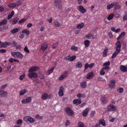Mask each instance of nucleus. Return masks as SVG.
Returning <instances> with one entry per match:
<instances>
[{
  "label": "nucleus",
  "mask_w": 127,
  "mask_h": 127,
  "mask_svg": "<svg viewBox=\"0 0 127 127\" xmlns=\"http://www.w3.org/2000/svg\"><path fill=\"white\" fill-rule=\"evenodd\" d=\"M32 26V24L31 23H29L28 24L27 26V28H29Z\"/></svg>",
  "instance_id": "nucleus-64"
},
{
  "label": "nucleus",
  "mask_w": 127,
  "mask_h": 127,
  "mask_svg": "<svg viewBox=\"0 0 127 127\" xmlns=\"http://www.w3.org/2000/svg\"><path fill=\"white\" fill-rule=\"evenodd\" d=\"M115 45L116 46V50L115 51L119 53L121 51V46L120 41H118L115 43Z\"/></svg>",
  "instance_id": "nucleus-4"
},
{
  "label": "nucleus",
  "mask_w": 127,
  "mask_h": 127,
  "mask_svg": "<svg viewBox=\"0 0 127 127\" xmlns=\"http://www.w3.org/2000/svg\"><path fill=\"white\" fill-rule=\"evenodd\" d=\"M12 56L15 58H21L23 57V54L19 52H12L11 53Z\"/></svg>",
  "instance_id": "nucleus-1"
},
{
  "label": "nucleus",
  "mask_w": 127,
  "mask_h": 127,
  "mask_svg": "<svg viewBox=\"0 0 127 127\" xmlns=\"http://www.w3.org/2000/svg\"><path fill=\"white\" fill-rule=\"evenodd\" d=\"M76 56L75 55H73L70 58V61H72L74 60L76 58Z\"/></svg>",
  "instance_id": "nucleus-43"
},
{
  "label": "nucleus",
  "mask_w": 127,
  "mask_h": 127,
  "mask_svg": "<svg viewBox=\"0 0 127 127\" xmlns=\"http://www.w3.org/2000/svg\"><path fill=\"white\" fill-rule=\"evenodd\" d=\"M95 114V111H92L90 114V115L91 117H94V115Z\"/></svg>",
  "instance_id": "nucleus-57"
},
{
  "label": "nucleus",
  "mask_w": 127,
  "mask_h": 127,
  "mask_svg": "<svg viewBox=\"0 0 127 127\" xmlns=\"http://www.w3.org/2000/svg\"><path fill=\"white\" fill-rule=\"evenodd\" d=\"M98 125L100 126V125H101L103 126H105V123L103 119H101L99 121L98 124H97Z\"/></svg>",
  "instance_id": "nucleus-17"
},
{
  "label": "nucleus",
  "mask_w": 127,
  "mask_h": 127,
  "mask_svg": "<svg viewBox=\"0 0 127 127\" xmlns=\"http://www.w3.org/2000/svg\"><path fill=\"white\" fill-rule=\"evenodd\" d=\"M26 20V19L25 18H23L21 20H20L19 21L18 23L19 24H21L22 23L24 22H25Z\"/></svg>",
  "instance_id": "nucleus-47"
},
{
  "label": "nucleus",
  "mask_w": 127,
  "mask_h": 127,
  "mask_svg": "<svg viewBox=\"0 0 127 127\" xmlns=\"http://www.w3.org/2000/svg\"><path fill=\"white\" fill-rule=\"evenodd\" d=\"M32 99L31 96L28 97L26 99H22L21 100V102L23 104L30 103Z\"/></svg>",
  "instance_id": "nucleus-7"
},
{
  "label": "nucleus",
  "mask_w": 127,
  "mask_h": 127,
  "mask_svg": "<svg viewBox=\"0 0 127 127\" xmlns=\"http://www.w3.org/2000/svg\"><path fill=\"white\" fill-rule=\"evenodd\" d=\"M73 102L74 104H76V105H78L80 104L81 102L80 100L77 99H74L73 100Z\"/></svg>",
  "instance_id": "nucleus-22"
},
{
  "label": "nucleus",
  "mask_w": 127,
  "mask_h": 127,
  "mask_svg": "<svg viewBox=\"0 0 127 127\" xmlns=\"http://www.w3.org/2000/svg\"><path fill=\"white\" fill-rule=\"evenodd\" d=\"M107 109L108 111H112L115 110L116 107L114 105L112 104H109L107 106Z\"/></svg>",
  "instance_id": "nucleus-3"
},
{
  "label": "nucleus",
  "mask_w": 127,
  "mask_h": 127,
  "mask_svg": "<svg viewBox=\"0 0 127 127\" xmlns=\"http://www.w3.org/2000/svg\"><path fill=\"white\" fill-rule=\"evenodd\" d=\"M92 34L91 33H89L88 35L86 36V38L88 39H91Z\"/></svg>",
  "instance_id": "nucleus-39"
},
{
  "label": "nucleus",
  "mask_w": 127,
  "mask_h": 127,
  "mask_svg": "<svg viewBox=\"0 0 127 127\" xmlns=\"http://www.w3.org/2000/svg\"><path fill=\"white\" fill-rule=\"evenodd\" d=\"M8 7L10 8H15V7L14 3H10L8 5Z\"/></svg>",
  "instance_id": "nucleus-33"
},
{
  "label": "nucleus",
  "mask_w": 127,
  "mask_h": 127,
  "mask_svg": "<svg viewBox=\"0 0 127 127\" xmlns=\"http://www.w3.org/2000/svg\"><path fill=\"white\" fill-rule=\"evenodd\" d=\"M29 77L30 78H36L38 77L37 74L34 72H30L28 74Z\"/></svg>",
  "instance_id": "nucleus-9"
},
{
  "label": "nucleus",
  "mask_w": 127,
  "mask_h": 127,
  "mask_svg": "<svg viewBox=\"0 0 127 127\" xmlns=\"http://www.w3.org/2000/svg\"><path fill=\"white\" fill-rule=\"evenodd\" d=\"M87 85V83L85 81H83L81 83L80 86L81 88H85Z\"/></svg>",
  "instance_id": "nucleus-20"
},
{
  "label": "nucleus",
  "mask_w": 127,
  "mask_h": 127,
  "mask_svg": "<svg viewBox=\"0 0 127 127\" xmlns=\"http://www.w3.org/2000/svg\"><path fill=\"white\" fill-rule=\"evenodd\" d=\"M35 121V119L34 118H32L31 117V118H30V123H33Z\"/></svg>",
  "instance_id": "nucleus-49"
},
{
  "label": "nucleus",
  "mask_w": 127,
  "mask_h": 127,
  "mask_svg": "<svg viewBox=\"0 0 127 127\" xmlns=\"http://www.w3.org/2000/svg\"><path fill=\"white\" fill-rule=\"evenodd\" d=\"M114 6L115 7H118V6H117L115 3H112L108 5L107 6V9L108 10H109L113 7Z\"/></svg>",
  "instance_id": "nucleus-15"
},
{
  "label": "nucleus",
  "mask_w": 127,
  "mask_h": 127,
  "mask_svg": "<svg viewBox=\"0 0 127 127\" xmlns=\"http://www.w3.org/2000/svg\"><path fill=\"white\" fill-rule=\"evenodd\" d=\"M39 69V67L37 66H35L31 68L29 70V72H33L36 71L38 70Z\"/></svg>",
  "instance_id": "nucleus-12"
},
{
  "label": "nucleus",
  "mask_w": 127,
  "mask_h": 127,
  "mask_svg": "<svg viewBox=\"0 0 127 127\" xmlns=\"http://www.w3.org/2000/svg\"><path fill=\"white\" fill-rule=\"evenodd\" d=\"M70 56L69 55L67 56L66 58H65V59L67 61H70Z\"/></svg>",
  "instance_id": "nucleus-59"
},
{
  "label": "nucleus",
  "mask_w": 127,
  "mask_h": 127,
  "mask_svg": "<svg viewBox=\"0 0 127 127\" xmlns=\"http://www.w3.org/2000/svg\"><path fill=\"white\" fill-rule=\"evenodd\" d=\"M54 2L55 5L58 7L59 9L62 8V6L61 4V0H55Z\"/></svg>",
  "instance_id": "nucleus-10"
},
{
  "label": "nucleus",
  "mask_w": 127,
  "mask_h": 127,
  "mask_svg": "<svg viewBox=\"0 0 127 127\" xmlns=\"http://www.w3.org/2000/svg\"><path fill=\"white\" fill-rule=\"evenodd\" d=\"M5 45L7 47V46H9L11 44V42H5Z\"/></svg>",
  "instance_id": "nucleus-63"
},
{
  "label": "nucleus",
  "mask_w": 127,
  "mask_h": 127,
  "mask_svg": "<svg viewBox=\"0 0 127 127\" xmlns=\"http://www.w3.org/2000/svg\"><path fill=\"white\" fill-rule=\"evenodd\" d=\"M54 67H52L48 69L47 72V73H48V75L50 74L54 70Z\"/></svg>",
  "instance_id": "nucleus-30"
},
{
  "label": "nucleus",
  "mask_w": 127,
  "mask_h": 127,
  "mask_svg": "<svg viewBox=\"0 0 127 127\" xmlns=\"http://www.w3.org/2000/svg\"><path fill=\"white\" fill-rule=\"evenodd\" d=\"M119 53L115 51L114 53L113 54L111 57V58H113L115 57H116V56Z\"/></svg>",
  "instance_id": "nucleus-42"
},
{
  "label": "nucleus",
  "mask_w": 127,
  "mask_h": 127,
  "mask_svg": "<svg viewBox=\"0 0 127 127\" xmlns=\"http://www.w3.org/2000/svg\"><path fill=\"white\" fill-rule=\"evenodd\" d=\"M104 66L102 68L104 70L105 69H108L109 68V67L108 66L104 65Z\"/></svg>",
  "instance_id": "nucleus-58"
},
{
  "label": "nucleus",
  "mask_w": 127,
  "mask_h": 127,
  "mask_svg": "<svg viewBox=\"0 0 127 127\" xmlns=\"http://www.w3.org/2000/svg\"><path fill=\"white\" fill-rule=\"evenodd\" d=\"M19 19V18L17 17L11 19V20L12 21V24L13 25L15 24L17 22Z\"/></svg>",
  "instance_id": "nucleus-23"
},
{
  "label": "nucleus",
  "mask_w": 127,
  "mask_h": 127,
  "mask_svg": "<svg viewBox=\"0 0 127 127\" xmlns=\"http://www.w3.org/2000/svg\"><path fill=\"white\" fill-rule=\"evenodd\" d=\"M70 123L69 121L68 120H67L65 125L66 127H67L69 125H70Z\"/></svg>",
  "instance_id": "nucleus-60"
},
{
  "label": "nucleus",
  "mask_w": 127,
  "mask_h": 127,
  "mask_svg": "<svg viewBox=\"0 0 127 127\" xmlns=\"http://www.w3.org/2000/svg\"><path fill=\"white\" fill-rule=\"evenodd\" d=\"M68 75V71H66L62 74L59 78V80L61 81L66 78Z\"/></svg>",
  "instance_id": "nucleus-6"
},
{
  "label": "nucleus",
  "mask_w": 127,
  "mask_h": 127,
  "mask_svg": "<svg viewBox=\"0 0 127 127\" xmlns=\"http://www.w3.org/2000/svg\"><path fill=\"white\" fill-rule=\"evenodd\" d=\"M110 63L109 61H108L107 62H105L103 64V66L104 65L105 66H108L110 65Z\"/></svg>",
  "instance_id": "nucleus-51"
},
{
  "label": "nucleus",
  "mask_w": 127,
  "mask_h": 127,
  "mask_svg": "<svg viewBox=\"0 0 127 127\" xmlns=\"http://www.w3.org/2000/svg\"><path fill=\"white\" fill-rule=\"evenodd\" d=\"M104 70L102 69L100 72V74L101 75H104L105 74V73L104 71Z\"/></svg>",
  "instance_id": "nucleus-53"
},
{
  "label": "nucleus",
  "mask_w": 127,
  "mask_h": 127,
  "mask_svg": "<svg viewBox=\"0 0 127 127\" xmlns=\"http://www.w3.org/2000/svg\"><path fill=\"white\" fill-rule=\"evenodd\" d=\"M107 100V98L105 97H102L100 99V101L103 104H105L106 103V101Z\"/></svg>",
  "instance_id": "nucleus-32"
},
{
  "label": "nucleus",
  "mask_w": 127,
  "mask_h": 127,
  "mask_svg": "<svg viewBox=\"0 0 127 127\" xmlns=\"http://www.w3.org/2000/svg\"><path fill=\"white\" fill-rule=\"evenodd\" d=\"M43 118L42 116H40L38 114H37L35 116V118L36 119L38 118L39 119H41Z\"/></svg>",
  "instance_id": "nucleus-48"
},
{
  "label": "nucleus",
  "mask_w": 127,
  "mask_h": 127,
  "mask_svg": "<svg viewBox=\"0 0 127 127\" xmlns=\"http://www.w3.org/2000/svg\"><path fill=\"white\" fill-rule=\"evenodd\" d=\"M114 16V15L113 14H110L107 17V19L109 21L111 20L113 18Z\"/></svg>",
  "instance_id": "nucleus-35"
},
{
  "label": "nucleus",
  "mask_w": 127,
  "mask_h": 127,
  "mask_svg": "<svg viewBox=\"0 0 127 127\" xmlns=\"http://www.w3.org/2000/svg\"><path fill=\"white\" fill-rule=\"evenodd\" d=\"M58 44L57 43H54L52 46V47L53 48L55 49L58 46Z\"/></svg>",
  "instance_id": "nucleus-50"
},
{
  "label": "nucleus",
  "mask_w": 127,
  "mask_h": 127,
  "mask_svg": "<svg viewBox=\"0 0 127 127\" xmlns=\"http://www.w3.org/2000/svg\"><path fill=\"white\" fill-rule=\"evenodd\" d=\"M84 95H85L83 94H81V93H79L77 95V96L78 97L80 98L82 97Z\"/></svg>",
  "instance_id": "nucleus-54"
},
{
  "label": "nucleus",
  "mask_w": 127,
  "mask_h": 127,
  "mask_svg": "<svg viewBox=\"0 0 127 127\" xmlns=\"http://www.w3.org/2000/svg\"><path fill=\"white\" fill-rule=\"evenodd\" d=\"M71 49L72 50H77V47L73 46L71 47Z\"/></svg>",
  "instance_id": "nucleus-52"
},
{
  "label": "nucleus",
  "mask_w": 127,
  "mask_h": 127,
  "mask_svg": "<svg viewBox=\"0 0 127 127\" xmlns=\"http://www.w3.org/2000/svg\"><path fill=\"white\" fill-rule=\"evenodd\" d=\"M127 19V16L126 15H125L123 18V20L124 21H125Z\"/></svg>",
  "instance_id": "nucleus-62"
},
{
  "label": "nucleus",
  "mask_w": 127,
  "mask_h": 127,
  "mask_svg": "<svg viewBox=\"0 0 127 127\" xmlns=\"http://www.w3.org/2000/svg\"><path fill=\"white\" fill-rule=\"evenodd\" d=\"M22 32V33H25L27 36L29 35L30 34V32L26 29L23 30Z\"/></svg>",
  "instance_id": "nucleus-28"
},
{
  "label": "nucleus",
  "mask_w": 127,
  "mask_h": 127,
  "mask_svg": "<svg viewBox=\"0 0 127 127\" xmlns=\"http://www.w3.org/2000/svg\"><path fill=\"white\" fill-rule=\"evenodd\" d=\"M84 125L81 122L79 121L78 122L77 125V127H84Z\"/></svg>",
  "instance_id": "nucleus-31"
},
{
  "label": "nucleus",
  "mask_w": 127,
  "mask_h": 127,
  "mask_svg": "<svg viewBox=\"0 0 127 127\" xmlns=\"http://www.w3.org/2000/svg\"><path fill=\"white\" fill-rule=\"evenodd\" d=\"M64 88L62 86H61L59 89L58 94L60 96H62L64 95Z\"/></svg>",
  "instance_id": "nucleus-14"
},
{
  "label": "nucleus",
  "mask_w": 127,
  "mask_h": 127,
  "mask_svg": "<svg viewBox=\"0 0 127 127\" xmlns=\"http://www.w3.org/2000/svg\"><path fill=\"white\" fill-rule=\"evenodd\" d=\"M18 31V29L17 28H14L11 30L10 32L11 33L14 34L17 32Z\"/></svg>",
  "instance_id": "nucleus-27"
},
{
  "label": "nucleus",
  "mask_w": 127,
  "mask_h": 127,
  "mask_svg": "<svg viewBox=\"0 0 127 127\" xmlns=\"http://www.w3.org/2000/svg\"><path fill=\"white\" fill-rule=\"evenodd\" d=\"M120 69L123 72H125L127 71V67L123 65H121L120 66Z\"/></svg>",
  "instance_id": "nucleus-21"
},
{
  "label": "nucleus",
  "mask_w": 127,
  "mask_h": 127,
  "mask_svg": "<svg viewBox=\"0 0 127 127\" xmlns=\"http://www.w3.org/2000/svg\"><path fill=\"white\" fill-rule=\"evenodd\" d=\"M27 91L26 89H24L21 90L20 91L19 95H22L24 94L27 92Z\"/></svg>",
  "instance_id": "nucleus-25"
},
{
  "label": "nucleus",
  "mask_w": 127,
  "mask_h": 127,
  "mask_svg": "<svg viewBox=\"0 0 127 127\" xmlns=\"http://www.w3.org/2000/svg\"><path fill=\"white\" fill-rule=\"evenodd\" d=\"M53 24L55 27H59L61 25L60 22L57 20H55L53 23Z\"/></svg>",
  "instance_id": "nucleus-19"
},
{
  "label": "nucleus",
  "mask_w": 127,
  "mask_h": 127,
  "mask_svg": "<svg viewBox=\"0 0 127 127\" xmlns=\"http://www.w3.org/2000/svg\"><path fill=\"white\" fill-rule=\"evenodd\" d=\"M21 3V0H18L16 2H14L15 7L20 5Z\"/></svg>",
  "instance_id": "nucleus-36"
},
{
  "label": "nucleus",
  "mask_w": 127,
  "mask_h": 127,
  "mask_svg": "<svg viewBox=\"0 0 127 127\" xmlns=\"http://www.w3.org/2000/svg\"><path fill=\"white\" fill-rule=\"evenodd\" d=\"M89 110L88 108H87L84 110L83 111V115L84 117L86 116L87 115Z\"/></svg>",
  "instance_id": "nucleus-16"
},
{
  "label": "nucleus",
  "mask_w": 127,
  "mask_h": 127,
  "mask_svg": "<svg viewBox=\"0 0 127 127\" xmlns=\"http://www.w3.org/2000/svg\"><path fill=\"white\" fill-rule=\"evenodd\" d=\"M124 90V89L123 88L119 87L117 89V91L120 94L122 93Z\"/></svg>",
  "instance_id": "nucleus-29"
},
{
  "label": "nucleus",
  "mask_w": 127,
  "mask_h": 127,
  "mask_svg": "<svg viewBox=\"0 0 127 127\" xmlns=\"http://www.w3.org/2000/svg\"><path fill=\"white\" fill-rule=\"evenodd\" d=\"M7 22V21L6 19H4L3 21H1L0 22V25L1 26L2 25H5L6 24Z\"/></svg>",
  "instance_id": "nucleus-34"
},
{
  "label": "nucleus",
  "mask_w": 127,
  "mask_h": 127,
  "mask_svg": "<svg viewBox=\"0 0 127 127\" xmlns=\"http://www.w3.org/2000/svg\"><path fill=\"white\" fill-rule=\"evenodd\" d=\"M107 49H105L103 53V56L105 57L107 56Z\"/></svg>",
  "instance_id": "nucleus-37"
},
{
  "label": "nucleus",
  "mask_w": 127,
  "mask_h": 127,
  "mask_svg": "<svg viewBox=\"0 0 127 127\" xmlns=\"http://www.w3.org/2000/svg\"><path fill=\"white\" fill-rule=\"evenodd\" d=\"M94 63H92L90 64H89V68H91L94 66Z\"/></svg>",
  "instance_id": "nucleus-61"
},
{
  "label": "nucleus",
  "mask_w": 127,
  "mask_h": 127,
  "mask_svg": "<svg viewBox=\"0 0 127 127\" xmlns=\"http://www.w3.org/2000/svg\"><path fill=\"white\" fill-rule=\"evenodd\" d=\"M48 46V45L46 42L43 43L42 44L40 48L41 50L44 51L47 48Z\"/></svg>",
  "instance_id": "nucleus-11"
},
{
  "label": "nucleus",
  "mask_w": 127,
  "mask_h": 127,
  "mask_svg": "<svg viewBox=\"0 0 127 127\" xmlns=\"http://www.w3.org/2000/svg\"><path fill=\"white\" fill-rule=\"evenodd\" d=\"M22 123V120L21 119H19L18 120L17 122V125L19 126L21 125Z\"/></svg>",
  "instance_id": "nucleus-41"
},
{
  "label": "nucleus",
  "mask_w": 127,
  "mask_h": 127,
  "mask_svg": "<svg viewBox=\"0 0 127 127\" xmlns=\"http://www.w3.org/2000/svg\"><path fill=\"white\" fill-rule=\"evenodd\" d=\"M17 44H18L17 42H16L15 41H13L11 43V45L12 47H15L16 46Z\"/></svg>",
  "instance_id": "nucleus-38"
},
{
  "label": "nucleus",
  "mask_w": 127,
  "mask_h": 127,
  "mask_svg": "<svg viewBox=\"0 0 127 127\" xmlns=\"http://www.w3.org/2000/svg\"><path fill=\"white\" fill-rule=\"evenodd\" d=\"M115 82L116 81L115 80H111L108 84L109 88L111 89L114 88L115 86Z\"/></svg>",
  "instance_id": "nucleus-8"
},
{
  "label": "nucleus",
  "mask_w": 127,
  "mask_h": 127,
  "mask_svg": "<svg viewBox=\"0 0 127 127\" xmlns=\"http://www.w3.org/2000/svg\"><path fill=\"white\" fill-rule=\"evenodd\" d=\"M24 51L26 53H29L30 52L29 50L28 49V48L26 46H25V47L24 48Z\"/></svg>",
  "instance_id": "nucleus-44"
},
{
  "label": "nucleus",
  "mask_w": 127,
  "mask_h": 127,
  "mask_svg": "<svg viewBox=\"0 0 127 127\" xmlns=\"http://www.w3.org/2000/svg\"><path fill=\"white\" fill-rule=\"evenodd\" d=\"M84 26V23L81 22L78 24L77 26V28L79 29H81Z\"/></svg>",
  "instance_id": "nucleus-26"
},
{
  "label": "nucleus",
  "mask_w": 127,
  "mask_h": 127,
  "mask_svg": "<svg viewBox=\"0 0 127 127\" xmlns=\"http://www.w3.org/2000/svg\"><path fill=\"white\" fill-rule=\"evenodd\" d=\"M82 65V63L80 62H78L76 63V67L79 68L81 67Z\"/></svg>",
  "instance_id": "nucleus-40"
},
{
  "label": "nucleus",
  "mask_w": 127,
  "mask_h": 127,
  "mask_svg": "<svg viewBox=\"0 0 127 127\" xmlns=\"http://www.w3.org/2000/svg\"><path fill=\"white\" fill-rule=\"evenodd\" d=\"M25 75H21L19 77V79L20 80H22L25 77Z\"/></svg>",
  "instance_id": "nucleus-55"
},
{
  "label": "nucleus",
  "mask_w": 127,
  "mask_h": 127,
  "mask_svg": "<svg viewBox=\"0 0 127 127\" xmlns=\"http://www.w3.org/2000/svg\"><path fill=\"white\" fill-rule=\"evenodd\" d=\"M93 72L89 73L87 75L86 78L88 79H91L93 76Z\"/></svg>",
  "instance_id": "nucleus-18"
},
{
  "label": "nucleus",
  "mask_w": 127,
  "mask_h": 127,
  "mask_svg": "<svg viewBox=\"0 0 127 127\" xmlns=\"http://www.w3.org/2000/svg\"><path fill=\"white\" fill-rule=\"evenodd\" d=\"M89 68V64L87 63H86L85 64L84 70L87 69Z\"/></svg>",
  "instance_id": "nucleus-46"
},
{
  "label": "nucleus",
  "mask_w": 127,
  "mask_h": 127,
  "mask_svg": "<svg viewBox=\"0 0 127 127\" xmlns=\"http://www.w3.org/2000/svg\"><path fill=\"white\" fill-rule=\"evenodd\" d=\"M51 95L46 93H43L41 96V98L43 100H45L47 99H49L51 97Z\"/></svg>",
  "instance_id": "nucleus-5"
},
{
  "label": "nucleus",
  "mask_w": 127,
  "mask_h": 127,
  "mask_svg": "<svg viewBox=\"0 0 127 127\" xmlns=\"http://www.w3.org/2000/svg\"><path fill=\"white\" fill-rule=\"evenodd\" d=\"M78 10L82 13H84L86 12V9L82 5H80L78 7Z\"/></svg>",
  "instance_id": "nucleus-13"
},
{
  "label": "nucleus",
  "mask_w": 127,
  "mask_h": 127,
  "mask_svg": "<svg viewBox=\"0 0 127 127\" xmlns=\"http://www.w3.org/2000/svg\"><path fill=\"white\" fill-rule=\"evenodd\" d=\"M84 43L85 45V47H87L89 46L90 42L88 40H86L84 41Z\"/></svg>",
  "instance_id": "nucleus-24"
},
{
  "label": "nucleus",
  "mask_w": 127,
  "mask_h": 127,
  "mask_svg": "<svg viewBox=\"0 0 127 127\" xmlns=\"http://www.w3.org/2000/svg\"><path fill=\"white\" fill-rule=\"evenodd\" d=\"M30 117L29 116H26L24 117V121L26 122H28Z\"/></svg>",
  "instance_id": "nucleus-45"
},
{
  "label": "nucleus",
  "mask_w": 127,
  "mask_h": 127,
  "mask_svg": "<svg viewBox=\"0 0 127 127\" xmlns=\"http://www.w3.org/2000/svg\"><path fill=\"white\" fill-rule=\"evenodd\" d=\"M64 110L66 114L69 116H72L74 114V111L69 107L66 108Z\"/></svg>",
  "instance_id": "nucleus-2"
},
{
  "label": "nucleus",
  "mask_w": 127,
  "mask_h": 127,
  "mask_svg": "<svg viewBox=\"0 0 127 127\" xmlns=\"http://www.w3.org/2000/svg\"><path fill=\"white\" fill-rule=\"evenodd\" d=\"M16 46V49L17 50L21 49L22 47V46L21 45H19L17 46V45Z\"/></svg>",
  "instance_id": "nucleus-56"
}]
</instances>
